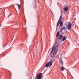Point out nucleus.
<instances>
[{"mask_svg": "<svg viewBox=\"0 0 79 79\" xmlns=\"http://www.w3.org/2000/svg\"><path fill=\"white\" fill-rule=\"evenodd\" d=\"M33 6L34 8H37V4H36V0H35V2H33Z\"/></svg>", "mask_w": 79, "mask_h": 79, "instance_id": "obj_6", "label": "nucleus"}, {"mask_svg": "<svg viewBox=\"0 0 79 79\" xmlns=\"http://www.w3.org/2000/svg\"><path fill=\"white\" fill-rule=\"evenodd\" d=\"M7 44H8V43H7Z\"/></svg>", "mask_w": 79, "mask_h": 79, "instance_id": "obj_20", "label": "nucleus"}, {"mask_svg": "<svg viewBox=\"0 0 79 79\" xmlns=\"http://www.w3.org/2000/svg\"><path fill=\"white\" fill-rule=\"evenodd\" d=\"M38 75L36 76V79H40V73H38Z\"/></svg>", "mask_w": 79, "mask_h": 79, "instance_id": "obj_8", "label": "nucleus"}, {"mask_svg": "<svg viewBox=\"0 0 79 79\" xmlns=\"http://www.w3.org/2000/svg\"><path fill=\"white\" fill-rule=\"evenodd\" d=\"M59 61H60V63H61L62 64V65H63V60H62V58H60V59L59 60Z\"/></svg>", "mask_w": 79, "mask_h": 79, "instance_id": "obj_9", "label": "nucleus"}, {"mask_svg": "<svg viewBox=\"0 0 79 79\" xmlns=\"http://www.w3.org/2000/svg\"><path fill=\"white\" fill-rule=\"evenodd\" d=\"M72 25L71 24V22H69L68 23V26L67 27V28L69 30H70L71 28Z\"/></svg>", "mask_w": 79, "mask_h": 79, "instance_id": "obj_4", "label": "nucleus"}, {"mask_svg": "<svg viewBox=\"0 0 79 79\" xmlns=\"http://www.w3.org/2000/svg\"><path fill=\"white\" fill-rule=\"evenodd\" d=\"M58 36H59V32L58 31L57 33L56 37H58Z\"/></svg>", "mask_w": 79, "mask_h": 79, "instance_id": "obj_16", "label": "nucleus"}, {"mask_svg": "<svg viewBox=\"0 0 79 79\" xmlns=\"http://www.w3.org/2000/svg\"><path fill=\"white\" fill-rule=\"evenodd\" d=\"M15 5H18V6H19V10L20 9V5L19 4H17Z\"/></svg>", "mask_w": 79, "mask_h": 79, "instance_id": "obj_15", "label": "nucleus"}, {"mask_svg": "<svg viewBox=\"0 0 79 79\" xmlns=\"http://www.w3.org/2000/svg\"><path fill=\"white\" fill-rule=\"evenodd\" d=\"M64 21V19L63 18H62L61 19V20L60 21H62V22H63Z\"/></svg>", "mask_w": 79, "mask_h": 79, "instance_id": "obj_17", "label": "nucleus"}, {"mask_svg": "<svg viewBox=\"0 0 79 79\" xmlns=\"http://www.w3.org/2000/svg\"><path fill=\"white\" fill-rule=\"evenodd\" d=\"M60 42L58 41H56L52 48V50L51 52V56H54L58 51V48L60 46Z\"/></svg>", "mask_w": 79, "mask_h": 79, "instance_id": "obj_1", "label": "nucleus"}, {"mask_svg": "<svg viewBox=\"0 0 79 79\" xmlns=\"http://www.w3.org/2000/svg\"><path fill=\"white\" fill-rule=\"evenodd\" d=\"M64 68L62 67L61 68V70L62 71H64Z\"/></svg>", "mask_w": 79, "mask_h": 79, "instance_id": "obj_14", "label": "nucleus"}, {"mask_svg": "<svg viewBox=\"0 0 79 79\" xmlns=\"http://www.w3.org/2000/svg\"><path fill=\"white\" fill-rule=\"evenodd\" d=\"M64 11L66 12L68 11V7L67 5H65L64 6Z\"/></svg>", "mask_w": 79, "mask_h": 79, "instance_id": "obj_5", "label": "nucleus"}, {"mask_svg": "<svg viewBox=\"0 0 79 79\" xmlns=\"http://www.w3.org/2000/svg\"><path fill=\"white\" fill-rule=\"evenodd\" d=\"M42 77V73H40V79H41Z\"/></svg>", "mask_w": 79, "mask_h": 79, "instance_id": "obj_13", "label": "nucleus"}, {"mask_svg": "<svg viewBox=\"0 0 79 79\" xmlns=\"http://www.w3.org/2000/svg\"><path fill=\"white\" fill-rule=\"evenodd\" d=\"M6 44H5L4 45V47H6Z\"/></svg>", "mask_w": 79, "mask_h": 79, "instance_id": "obj_18", "label": "nucleus"}, {"mask_svg": "<svg viewBox=\"0 0 79 79\" xmlns=\"http://www.w3.org/2000/svg\"><path fill=\"white\" fill-rule=\"evenodd\" d=\"M61 18H62V15H61L60 18L57 23L56 25V27H58V26H59L60 25V20L61 19Z\"/></svg>", "mask_w": 79, "mask_h": 79, "instance_id": "obj_3", "label": "nucleus"}, {"mask_svg": "<svg viewBox=\"0 0 79 79\" xmlns=\"http://www.w3.org/2000/svg\"><path fill=\"white\" fill-rule=\"evenodd\" d=\"M66 39V38L65 36H64L62 38V40L63 41H64Z\"/></svg>", "mask_w": 79, "mask_h": 79, "instance_id": "obj_11", "label": "nucleus"}, {"mask_svg": "<svg viewBox=\"0 0 79 79\" xmlns=\"http://www.w3.org/2000/svg\"><path fill=\"white\" fill-rule=\"evenodd\" d=\"M63 22H62V21H60V27H61V26H63Z\"/></svg>", "mask_w": 79, "mask_h": 79, "instance_id": "obj_12", "label": "nucleus"}, {"mask_svg": "<svg viewBox=\"0 0 79 79\" xmlns=\"http://www.w3.org/2000/svg\"><path fill=\"white\" fill-rule=\"evenodd\" d=\"M10 7H11V6H10Z\"/></svg>", "mask_w": 79, "mask_h": 79, "instance_id": "obj_19", "label": "nucleus"}, {"mask_svg": "<svg viewBox=\"0 0 79 79\" xmlns=\"http://www.w3.org/2000/svg\"><path fill=\"white\" fill-rule=\"evenodd\" d=\"M62 37H63V35H60L58 38L59 40H60V39H61L62 38Z\"/></svg>", "mask_w": 79, "mask_h": 79, "instance_id": "obj_10", "label": "nucleus"}, {"mask_svg": "<svg viewBox=\"0 0 79 79\" xmlns=\"http://www.w3.org/2000/svg\"><path fill=\"white\" fill-rule=\"evenodd\" d=\"M65 27H62L61 29H60V31L61 32H63V30H65Z\"/></svg>", "mask_w": 79, "mask_h": 79, "instance_id": "obj_7", "label": "nucleus"}, {"mask_svg": "<svg viewBox=\"0 0 79 79\" xmlns=\"http://www.w3.org/2000/svg\"><path fill=\"white\" fill-rule=\"evenodd\" d=\"M52 62H53V60H50L49 62H48L47 63L46 65L45 66L46 68H48V67L51 68L52 64Z\"/></svg>", "mask_w": 79, "mask_h": 79, "instance_id": "obj_2", "label": "nucleus"}]
</instances>
